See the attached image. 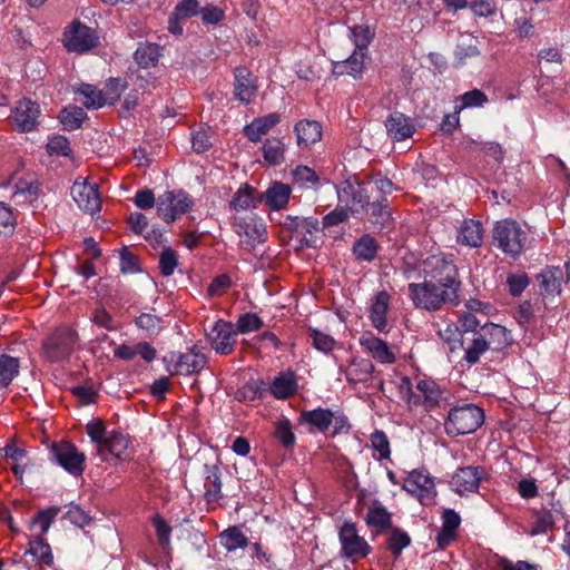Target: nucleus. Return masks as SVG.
Returning a JSON list of instances; mask_svg holds the SVG:
<instances>
[{
  "mask_svg": "<svg viewBox=\"0 0 570 570\" xmlns=\"http://www.w3.org/2000/svg\"><path fill=\"white\" fill-rule=\"evenodd\" d=\"M236 336L234 324L224 320L216 321L213 327L206 332L207 341L219 355H229L234 352L237 343Z\"/></svg>",
  "mask_w": 570,
  "mask_h": 570,
  "instance_id": "nucleus-11",
  "label": "nucleus"
},
{
  "mask_svg": "<svg viewBox=\"0 0 570 570\" xmlns=\"http://www.w3.org/2000/svg\"><path fill=\"white\" fill-rule=\"evenodd\" d=\"M219 538L223 547L229 552L237 549H244L249 543L248 538L236 525L228 527L219 534Z\"/></svg>",
  "mask_w": 570,
  "mask_h": 570,
  "instance_id": "nucleus-48",
  "label": "nucleus"
},
{
  "mask_svg": "<svg viewBox=\"0 0 570 570\" xmlns=\"http://www.w3.org/2000/svg\"><path fill=\"white\" fill-rule=\"evenodd\" d=\"M533 518L534 522L533 528L531 530L532 535L548 533L554 528L556 518L551 509L541 508L539 510H535L533 512Z\"/></svg>",
  "mask_w": 570,
  "mask_h": 570,
  "instance_id": "nucleus-51",
  "label": "nucleus"
},
{
  "mask_svg": "<svg viewBox=\"0 0 570 570\" xmlns=\"http://www.w3.org/2000/svg\"><path fill=\"white\" fill-rule=\"evenodd\" d=\"M368 222L376 228H385L392 223V209L387 197H380L365 208Z\"/></svg>",
  "mask_w": 570,
  "mask_h": 570,
  "instance_id": "nucleus-30",
  "label": "nucleus"
},
{
  "mask_svg": "<svg viewBox=\"0 0 570 570\" xmlns=\"http://www.w3.org/2000/svg\"><path fill=\"white\" fill-rule=\"evenodd\" d=\"M20 360L8 354L0 355V389L7 387L18 376Z\"/></svg>",
  "mask_w": 570,
  "mask_h": 570,
  "instance_id": "nucleus-49",
  "label": "nucleus"
},
{
  "mask_svg": "<svg viewBox=\"0 0 570 570\" xmlns=\"http://www.w3.org/2000/svg\"><path fill=\"white\" fill-rule=\"evenodd\" d=\"M28 570H40L53 563V554L50 544L41 537L29 540L28 549L19 560Z\"/></svg>",
  "mask_w": 570,
  "mask_h": 570,
  "instance_id": "nucleus-12",
  "label": "nucleus"
},
{
  "mask_svg": "<svg viewBox=\"0 0 570 570\" xmlns=\"http://www.w3.org/2000/svg\"><path fill=\"white\" fill-rule=\"evenodd\" d=\"M205 493L204 499L207 503L218 502L222 498V471L217 464H205Z\"/></svg>",
  "mask_w": 570,
  "mask_h": 570,
  "instance_id": "nucleus-29",
  "label": "nucleus"
},
{
  "mask_svg": "<svg viewBox=\"0 0 570 570\" xmlns=\"http://www.w3.org/2000/svg\"><path fill=\"white\" fill-rule=\"evenodd\" d=\"M489 475L481 465H468L459 468L451 479V488L459 495L465 492H478L480 483L488 480Z\"/></svg>",
  "mask_w": 570,
  "mask_h": 570,
  "instance_id": "nucleus-14",
  "label": "nucleus"
},
{
  "mask_svg": "<svg viewBox=\"0 0 570 570\" xmlns=\"http://www.w3.org/2000/svg\"><path fill=\"white\" fill-rule=\"evenodd\" d=\"M491 233L493 245L503 254L513 259L521 256L528 235L517 220L512 218L497 220Z\"/></svg>",
  "mask_w": 570,
  "mask_h": 570,
  "instance_id": "nucleus-3",
  "label": "nucleus"
},
{
  "mask_svg": "<svg viewBox=\"0 0 570 570\" xmlns=\"http://www.w3.org/2000/svg\"><path fill=\"white\" fill-rule=\"evenodd\" d=\"M129 443L130 439L127 434L119 430H114L108 433L107 440L102 446V454L108 452L119 460H128L130 458L128 452Z\"/></svg>",
  "mask_w": 570,
  "mask_h": 570,
  "instance_id": "nucleus-33",
  "label": "nucleus"
},
{
  "mask_svg": "<svg viewBox=\"0 0 570 570\" xmlns=\"http://www.w3.org/2000/svg\"><path fill=\"white\" fill-rule=\"evenodd\" d=\"M308 337L311 338L312 346L323 353H330L335 346V340L317 328H308Z\"/></svg>",
  "mask_w": 570,
  "mask_h": 570,
  "instance_id": "nucleus-59",
  "label": "nucleus"
},
{
  "mask_svg": "<svg viewBox=\"0 0 570 570\" xmlns=\"http://www.w3.org/2000/svg\"><path fill=\"white\" fill-rule=\"evenodd\" d=\"M370 60V53L353 50V52L346 59L333 62L332 75L335 77L347 75L353 77L355 80L362 79L365 63Z\"/></svg>",
  "mask_w": 570,
  "mask_h": 570,
  "instance_id": "nucleus-18",
  "label": "nucleus"
},
{
  "mask_svg": "<svg viewBox=\"0 0 570 570\" xmlns=\"http://www.w3.org/2000/svg\"><path fill=\"white\" fill-rule=\"evenodd\" d=\"M78 333L68 325L57 327L42 342L41 357L49 363L68 361L75 352Z\"/></svg>",
  "mask_w": 570,
  "mask_h": 570,
  "instance_id": "nucleus-4",
  "label": "nucleus"
},
{
  "mask_svg": "<svg viewBox=\"0 0 570 570\" xmlns=\"http://www.w3.org/2000/svg\"><path fill=\"white\" fill-rule=\"evenodd\" d=\"M384 125L387 135L394 141H403L412 137L415 131V127L411 118L400 111H393L390 114Z\"/></svg>",
  "mask_w": 570,
  "mask_h": 570,
  "instance_id": "nucleus-22",
  "label": "nucleus"
},
{
  "mask_svg": "<svg viewBox=\"0 0 570 570\" xmlns=\"http://www.w3.org/2000/svg\"><path fill=\"white\" fill-rule=\"evenodd\" d=\"M259 199V195L256 188L249 186L248 184L243 185L234 194L233 198L229 202V207L233 210H246L250 207H257Z\"/></svg>",
  "mask_w": 570,
  "mask_h": 570,
  "instance_id": "nucleus-39",
  "label": "nucleus"
},
{
  "mask_svg": "<svg viewBox=\"0 0 570 570\" xmlns=\"http://www.w3.org/2000/svg\"><path fill=\"white\" fill-rule=\"evenodd\" d=\"M87 112L79 106L69 105L59 112V120L63 129L73 131L79 129L87 119Z\"/></svg>",
  "mask_w": 570,
  "mask_h": 570,
  "instance_id": "nucleus-44",
  "label": "nucleus"
},
{
  "mask_svg": "<svg viewBox=\"0 0 570 570\" xmlns=\"http://www.w3.org/2000/svg\"><path fill=\"white\" fill-rule=\"evenodd\" d=\"M86 431L91 442L97 444L98 453L102 455V446L107 440V430L102 420L94 419L86 425Z\"/></svg>",
  "mask_w": 570,
  "mask_h": 570,
  "instance_id": "nucleus-56",
  "label": "nucleus"
},
{
  "mask_svg": "<svg viewBox=\"0 0 570 570\" xmlns=\"http://www.w3.org/2000/svg\"><path fill=\"white\" fill-rule=\"evenodd\" d=\"M237 233L239 235L244 234L247 237L246 242L253 247L256 244L264 243L267 237L264 223L262 220L258 222L255 217L239 224Z\"/></svg>",
  "mask_w": 570,
  "mask_h": 570,
  "instance_id": "nucleus-43",
  "label": "nucleus"
},
{
  "mask_svg": "<svg viewBox=\"0 0 570 570\" xmlns=\"http://www.w3.org/2000/svg\"><path fill=\"white\" fill-rule=\"evenodd\" d=\"M151 524L155 528L158 543L161 548L166 549L170 546L171 527L158 513L151 517Z\"/></svg>",
  "mask_w": 570,
  "mask_h": 570,
  "instance_id": "nucleus-60",
  "label": "nucleus"
},
{
  "mask_svg": "<svg viewBox=\"0 0 570 570\" xmlns=\"http://www.w3.org/2000/svg\"><path fill=\"white\" fill-rule=\"evenodd\" d=\"M234 77L235 99L244 105H249L257 92L253 73L246 67H237L234 70Z\"/></svg>",
  "mask_w": 570,
  "mask_h": 570,
  "instance_id": "nucleus-19",
  "label": "nucleus"
},
{
  "mask_svg": "<svg viewBox=\"0 0 570 570\" xmlns=\"http://www.w3.org/2000/svg\"><path fill=\"white\" fill-rule=\"evenodd\" d=\"M360 345L365 348L374 360L382 364H392L395 362V355L389 344L372 333H365L360 337Z\"/></svg>",
  "mask_w": 570,
  "mask_h": 570,
  "instance_id": "nucleus-23",
  "label": "nucleus"
},
{
  "mask_svg": "<svg viewBox=\"0 0 570 570\" xmlns=\"http://www.w3.org/2000/svg\"><path fill=\"white\" fill-rule=\"evenodd\" d=\"M76 92L83 97L81 101L88 109H99L106 105L102 91L92 85L82 83Z\"/></svg>",
  "mask_w": 570,
  "mask_h": 570,
  "instance_id": "nucleus-50",
  "label": "nucleus"
},
{
  "mask_svg": "<svg viewBox=\"0 0 570 570\" xmlns=\"http://www.w3.org/2000/svg\"><path fill=\"white\" fill-rule=\"evenodd\" d=\"M297 392V381L292 371L281 372L271 383L269 393L276 400H286Z\"/></svg>",
  "mask_w": 570,
  "mask_h": 570,
  "instance_id": "nucleus-31",
  "label": "nucleus"
},
{
  "mask_svg": "<svg viewBox=\"0 0 570 570\" xmlns=\"http://www.w3.org/2000/svg\"><path fill=\"white\" fill-rule=\"evenodd\" d=\"M235 326L237 334H247L261 330L264 322L256 313H245L238 316Z\"/></svg>",
  "mask_w": 570,
  "mask_h": 570,
  "instance_id": "nucleus-58",
  "label": "nucleus"
},
{
  "mask_svg": "<svg viewBox=\"0 0 570 570\" xmlns=\"http://www.w3.org/2000/svg\"><path fill=\"white\" fill-rule=\"evenodd\" d=\"M483 240V228L479 220L466 219L460 227L458 242L471 248L481 246Z\"/></svg>",
  "mask_w": 570,
  "mask_h": 570,
  "instance_id": "nucleus-38",
  "label": "nucleus"
},
{
  "mask_svg": "<svg viewBox=\"0 0 570 570\" xmlns=\"http://www.w3.org/2000/svg\"><path fill=\"white\" fill-rule=\"evenodd\" d=\"M166 364H174V373L183 375H193L199 373L206 365L207 358L202 353H196L191 348L187 353L170 352L163 357Z\"/></svg>",
  "mask_w": 570,
  "mask_h": 570,
  "instance_id": "nucleus-15",
  "label": "nucleus"
},
{
  "mask_svg": "<svg viewBox=\"0 0 570 570\" xmlns=\"http://www.w3.org/2000/svg\"><path fill=\"white\" fill-rule=\"evenodd\" d=\"M178 266V255L171 247H164L159 255L160 273L165 277L174 274Z\"/></svg>",
  "mask_w": 570,
  "mask_h": 570,
  "instance_id": "nucleus-62",
  "label": "nucleus"
},
{
  "mask_svg": "<svg viewBox=\"0 0 570 570\" xmlns=\"http://www.w3.org/2000/svg\"><path fill=\"white\" fill-rule=\"evenodd\" d=\"M294 132L298 148L309 149L322 139L323 127L316 120L302 119L294 125Z\"/></svg>",
  "mask_w": 570,
  "mask_h": 570,
  "instance_id": "nucleus-20",
  "label": "nucleus"
},
{
  "mask_svg": "<svg viewBox=\"0 0 570 570\" xmlns=\"http://www.w3.org/2000/svg\"><path fill=\"white\" fill-rule=\"evenodd\" d=\"M417 391L424 399V410L431 411L440 405L443 400V391L433 380H421L416 384Z\"/></svg>",
  "mask_w": 570,
  "mask_h": 570,
  "instance_id": "nucleus-41",
  "label": "nucleus"
},
{
  "mask_svg": "<svg viewBox=\"0 0 570 570\" xmlns=\"http://www.w3.org/2000/svg\"><path fill=\"white\" fill-rule=\"evenodd\" d=\"M59 507H49L47 509L40 510L37 514H35L31 519L32 525H40L41 532L40 535L47 533L51 523L55 521L56 517L59 514Z\"/></svg>",
  "mask_w": 570,
  "mask_h": 570,
  "instance_id": "nucleus-61",
  "label": "nucleus"
},
{
  "mask_svg": "<svg viewBox=\"0 0 570 570\" xmlns=\"http://www.w3.org/2000/svg\"><path fill=\"white\" fill-rule=\"evenodd\" d=\"M379 244L370 234H364L357 238L352 247V253L360 262H373L377 255Z\"/></svg>",
  "mask_w": 570,
  "mask_h": 570,
  "instance_id": "nucleus-40",
  "label": "nucleus"
},
{
  "mask_svg": "<svg viewBox=\"0 0 570 570\" xmlns=\"http://www.w3.org/2000/svg\"><path fill=\"white\" fill-rule=\"evenodd\" d=\"M374 364L367 358H353L345 372L348 383H366L372 379Z\"/></svg>",
  "mask_w": 570,
  "mask_h": 570,
  "instance_id": "nucleus-35",
  "label": "nucleus"
},
{
  "mask_svg": "<svg viewBox=\"0 0 570 570\" xmlns=\"http://www.w3.org/2000/svg\"><path fill=\"white\" fill-rule=\"evenodd\" d=\"M49 454L50 460L69 474L80 476L83 473L86 455L72 442L60 441L52 443Z\"/></svg>",
  "mask_w": 570,
  "mask_h": 570,
  "instance_id": "nucleus-7",
  "label": "nucleus"
},
{
  "mask_svg": "<svg viewBox=\"0 0 570 570\" xmlns=\"http://www.w3.org/2000/svg\"><path fill=\"white\" fill-rule=\"evenodd\" d=\"M17 226V218L13 209L3 202H0V236L10 237L13 235Z\"/></svg>",
  "mask_w": 570,
  "mask_h": 570,
  "instance_id": "nucleus-57",
  "label": "nucleus"
},
{
  "mask_svg": "<svg viewBox=\"0 0 570 570\" xmlns=\"http://www.w3.org/2000/svg\"><path fill=\"white\" fill-rule=\"evenodd\" d=\"M41 108L38 102L23 98L12 108L10 119L19 132H30L37 129Z\"/></svg>",
  "mask_w": 570,
  "mask_h": 570,
  "instance_id": "nucleus-13",
  "label": "nucleus"
},
{
  "mask_svg": "<svg viewBox=\"0 0 570 570\" xmlns=\"http://www.w3.org/2000/svg\"><path fill=\"white\" fill-rule=\"evenodd\" d=\"M65 46L69 52H87L98 45L95 31L81 22H73L70 30L65 33Z\"/></svg>",
  "mask_w": 570,
  "mask_h": 570,
  "instance_id": "nucleus-16",
  "label": "nucleus"
},
{
  "mask_svg": "<svg viewBox=\"0 0 570 570\" xmlns=\"http://www.w3.org/2000/svg\"><path fill=\"white\" fill-rule=\"evenodd\" d=\"M161 57V47L153 42H140L134 52V60L144 69L156 67Z\"/></svg>",
  "mask_w": 570,
  "mask_h": 570,
  "instance_id": "nucleus-36",
  "label": "nucleus"
},
{
  "mask_svg": "<svg viewBox=\"0 0 570 570\" xmlns=\"http://www.w3.org/2000/svg\"><path fill=\"white\" fill-rule=\"evenodd\" d=\"M489 350V344L485 343V336L481 335L479 332L476 336H473L471 344L465 348L463 360L469 365H474L480 361L481 355Z\"/></svg>",
  "mask_w": 570,
  "mask_h": 570,
  "instance_id": "nucleus-53",
  "label": "nucleus"
},
{
  "mask_svg": "<svg viewBox=\"0 0 570 570\" xmlns=\"http://www.w3.org/2000/svg\"><path fill=\"white\" fill-rule=\"evenodd\" d=\"M267 391V384L264 380H248L243 386L238 387L234 399L240 403H252L262 400Z\"/></svg>",
  "mask_w": 570,
  "mask_h": 570,
  "instance_id": "nucleus-37",
  "label": "nucleus"
},
{
  "mask_svg": "<svg viewBox=\"0 0 570 570\" xmlns=\"http://www.w3.org/2000/svg\"><path fill=\"white\" fill-rule=\"evenodd\" d=\"M407 295L416 308L426 312H438L444 305L458 306L460 304V295L452 294V291L444 289L425 278L421 283H410Z\"/></svg>",
  "mask_w": 570,
  "mask_h": 570,
  "instance_id": "nucleus-1",
  "label": "nucleus"
},
{
  "mask_svg": "<svg viewBox=\"0 0 570 570\" xmlns=\"http://www.w3.org/2000/svg\"><path fill=\"white\" fill-rule=\"evenodd\" d=\"M365 522L370 528L377 529L379 532H384L393 528L392 513L377 500H374L373 504L368 508Z\"/></svg>",
  "mask_w": 570,
  "mask_h": 570,
  "instance_id": "nucleus-34",
  "label": "nucleus"
},
{
  "mask_svg": "<svg viewBox=\"0 0 570 570\" xmlns=\"http://www.w3.org/2000/svg\"><path fill=\"white\" fill-rule=\"evenodd\" d=\"M390 295L385 291L379 292L370 308V320L374 328L381 333L387 332L386 314L390 306Z\"/></svg>",
  "mask_w": 570,
  "mask_h": 570,
  "instance_id": "nucleus-28",
  "label": "nucleus"
},
{
  "mask_svg": "<svg viewBox=\"0 0 570 570\" xmlns=\"http://www.w3.org/2000/svg\"><path fill=\"white\" fill-rule=\"evenodd\" d=\"M164 324V318L153 313H140L135 318L136 327L144 331L149 337L158 336L165 327Z\"/></svg>",
  "mask_w": 570,
  "mask_h": 570,
  "instance_id": "nucleus-46",
  "label": "nucleus"
},
{
  "mask_svg": "<svg viewBox=\"0 0 570 570\" xmlns=\"http://www.w3.org/2000/svg\"><path fill=\"white\" fill-rule=\"evenodd\" d=\"M262 151L264 160L271 166L281 165L285 159V145L279 138H267Z\"/></svg>",
  "mask_w": 570,
  "mask_h": 570,
  "instance_id": "nucleus-45",
  "label": "nucleus"
},
{
  "mask_svg": "<svg viewBox=\"0 0 570 570\" xmlns=\"http://www.w3.org/2000/svg\"><path fill=\"white\" fill-rule=\"evenodd\" d=\"M423 276L431 283L444 289L452 291V294L460 295L462 282L459 269L452 255H431L423 262Z\"/></svg>",
  "mask_w": 570,
  "mask_h": 570,
  "instance_id": "nucleus-2",
  "label": "nucleus"
},
{
  "mask_svg": "<svg viewBox=\"0 0 570 570\" xmlns=\"http://www.w3.org/2000/svg\"><path fill=\"white\" fill-rule=\"evenodd\" d=\"M274 436L285 449H292L296 443L292 423L285 416L276 422Z\"/></svg>",
  "mask_w": 570,
  "mask_h": 570,
  "instance_id": "nucleus-52",
  "label": "nucleus"
},
{
  "mask_svg": "<svg viewBox=\"0 0 570 570\" xmlns=\"http://www.w3.org/2000/svg\"><path fill=\"white\" fill-rule=\"evenodd\" d=\"M479 332L485 336V343L492 351H500L510 343V332L502 325L487 322Z\"/></svg>",
  "mask_w": 570,
  "mask_h": 570,
  "instance_id": "nucleus-32",
  "label": "nucleus"
},
{
  "mask_svg": "<svg viewBox=\"0 0 570 570\" xmlns=\"http://www.w3.org/2000/svg\"><path fill=\"white\" fill-rule=\"evenodd\" d=\"M46 149L50 156L68 158L72 157L70 141L66 136L62 135H55L50 137L46 145Z\"/></svg>",
  "mask_w": 570,
  "mask_h": 570,
  "instance_id": "nucleus-55",
  "label": "nucleus"
},
{
  "mask_svg": "<svg viewBox=\"0 0 570 570\" xmlns=\"http://www.w3.org/2000/svg\"><path fill=\"white\" fill-rule=\"evenodd\" d=\"M338 539L342 556L353 561L367 557L372 551L366 540L358 535L356 524L353 521H345L342 524Z\"/></svg>",
  "mask_w": 570,
  "mask_h": 570,
  "instance_id": "nucleus-9",
  "label": "nucleus"
},
{
  "mask_svg": "<svg viewBox=\"0 0 570 570\" xmlns=\"http://www.w3.org/2000/svg\"><path fill=\"white\" fill-rule=\"evenodd\" d=\"M120 272L122 274H136L141 272L138 257L127 246L119 249Z\"/></svg>",
  "mask_w": 570,
  "mask_h": 570,
  "instance_id": "nucleus-64",
  "label": "nucleus"
},
{
  "mask_svg": "<svg viewBox=\"0 0 570 570\" xmlns=\"http://www.w3.org/2000/svg\"><path fill=\"white\" fill-rule=\"evenodd\" d=\"M14 188L17 195H22L27 197L29 202H35L41 194L42 185L38 180L21 178L16 183Z\"/></svg>",
  "mask_w": 570,
  "mask_h": 570,
  "instance_id": "nucleus-63",
  "label": "nucleus"
},
{
  "mask_svg": "<svg viewBox=\"0 0 570 570\" xmlns=\"http://www.w3.org/2000/svg\"><path fill=\"white\" fill-rule=\"evenodd\" d=\"M194 206V199L183 190H170L157 199L158 216L166 223H173L181 215L187 214Z\"/></svg>",
  "mask_w": 570,
  "mask_h": 570,
  "instance_id": "nucleus-8",
  "label": "nucleus"
},
{
  "mask_svg": "<svg viewBox=\"0 0 570 570\" xmlns=\"http://www.w3.org/2000/svg\"><path fill=\"white\" fill-rule=\"evenodd\" d=\"M115 357L122 361H131L135 356H140L147 363H151L157 357V350L148 342L141 341L135 345L120 344L114 350Z\"/></svg>",
  "mask_w": 570,
  "mask_h": 570,
  "instance_id": "nucleus-24",
  "label": "nucleus"
},
{
  "mask_svg": "<svg viewBox=\"0 0 570 570\" xmlns=\"http://www.w3.org/2000/svg\"><path fill=\"white\" fill-rule=\"evenodd\" d=\"M293 183L299 188H311L320 183V177L314 169L299 165L293 171Z\"/></svg>",
  "mask_w": 570,
  "mask_h": 570,
  "instance_id": "nucleus-54",
  "label": "nucleus"
},
{
  "mask_svg": "<svg viewBox=\"0 0 570 570\" xmlns=\"http://www.w3.org/2000/svg\"><path fill=\"white\" fill-rule=\"evenodd\" d=\"M375 37V31L367 24H355L348 28V38L354 45V50L368 52V46Z\"/></svg>",
  "mask_w": 570,
  "mask_h": 570,
  "instance_id": "nucleus-42",
  "label": "nucleus"
},
{
  "mask_svg": "<svg viewBox=\"0 0 570 570\" xmlns=\"http://www.w3.org/2000/svg\"><path fill=\"white\" fill-rule=\"evenodd\" d=\"M70 193L78 207L85 213L94 215L100 210L101 200L97 184L75 181Z\"/></svg>",
  "mask_w": 570,
  "mask_h": 570,
  "instance_id": "nucleus-17",
  "label": "nucleus"
},
{
  "mask_svg": "<svg viewBox=\"0 0 570 570\" xmlns=\"http://www.w3.org/2000/svg\"><path fill=\"white\" fill-rule=\"evenodd\" d=\"M484 422V412L475 404L465 403L450 409L444 421L445 433L455 438L476 431Z\"/></svg>",
  "mask_w": 570,
  "mask_h": 570,
  "instance_id": "nucleus-5",
  "label": "nucleus"
},
{
  "mask_svg": "<svg viewBox=\"0 0 570 570\" xmlns=\"http://www.w3.org/2000/svg\"><path fill=\"white\" fill-rule=\"evenodd\" d=\"M412 539L410 534L399 527H393L390 529V535L386 540V549L392 553V556L397 559L402 551L410 547Z\"/></svg>",
  "mask_w": 570,
  "mask_h": 570,
  "instance_id": "nucleus-47",
  "label": "nucleus"
},
{
  "mask_svg": "<svg viewBox=\"0 0 570 570\" xmlns=\"http://www.w3.org/2000/svg\"><path fill=\"white\" fill-rule=\"evenodd\" d=\"M402 488L423 505L432 504L436 495L433 478L423 470L410 472Z\"/></svg>",
  "mask_w": 570,
  "mask_h": 570,
  "instance_id": "nucleus-10",
  "label": "nucleus"
},
{
  "mask_svg": "<svg viewBox=\"0 0 570 570\" xmlns=\"http://www.w3.org/2000/svg\"><path fill=\"white\" fill-rule=\"evenodd\" d=\"M292 188L281 181L272 183L266 191L259 195L258 202H264L272 210L284 209L291 197Z\"/></svg>",
  "mask_w": 570,
  "mask_h": 570,
  "instance_id": "nucleus-25",
  "label": "nucleus"
},
{
  "mask_svg": "<svg viewBox=\"0 0 570 570\" xmlns=\"http://www.w3.org/2000/svg\"><path fill=\"white\" fill-rule=\"evenodd\" d=\"M279 122L281 116L277 112L254 118L250 124L244 127V135L249 141L258 142L262 140V136L266 135Z\"/></svg>",
  "mask_w": 570,
  "mask_h": 570,
  "instance_id": "nucleus-26",
  "label": "nucleus"
},
{
  "mask_svg": "<svg viewBox=\"0 0 570 570\" xmlns=\"http://www.w3.org/2000/svg\"><path fill=\"white\" fill-rule=\"evenodd\" d=\"M298 423L307 425L309 433H325L333 423V411L324 407L302 411L298 416Z\"/></svg>",
  "mask_w": 570,
  "mask_h": 570,
  "instance_id": "nucleus-21",
  "label": "nucleus"
},
{
  "mask_svg": "<svg viewBox=\"0 0 570 570\" xmlns=\"http://www.w3.org/2000/svg\"><path fill=\"white\" fill-rule=\"evenodd\" d=\"M540 293L543 296H556L561 293V285L563 282V271L558 267H547L537 275Z\"/></svg>",
  "mask_w": 570,
  "mask_h": 570,
  "instance_id": "nucleus-27",
  "label": "nucleus"
},
{
  "mask_svg": "<svg viewBox=\"0 0 570 570\" xmlns=\"http://www.w3.org/2000/svg\"><path fill=\"white\" fill-rule=\"evenodd\" d=\"M281 225L287 230L292 239L299 242L301 247L315 248L320 237L316 235L320 222L316 217H299L286 215Z\"/></svg>",
  "mask_w": 570,
  "mask_h": 570,
  "instance_id": "nucleus-6",
  "label": "nucleus"
}]
</instances>
